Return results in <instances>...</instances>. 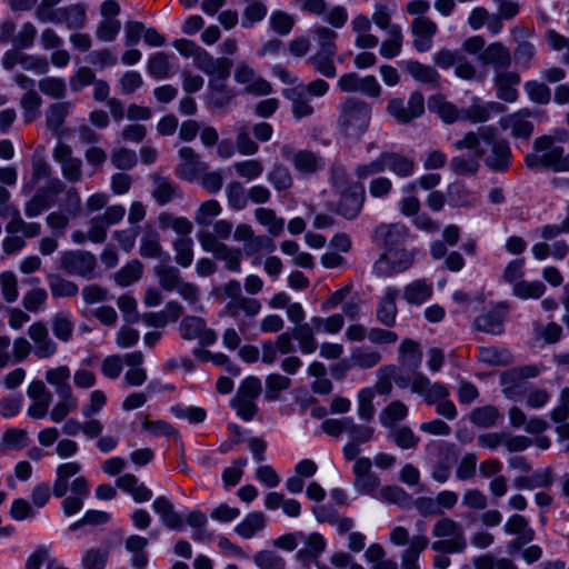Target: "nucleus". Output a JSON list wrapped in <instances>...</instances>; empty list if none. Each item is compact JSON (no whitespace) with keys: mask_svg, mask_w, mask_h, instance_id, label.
I'll return each mask as SVG.
<instances>
[{"mask_svg":"<svg viewBox=\"0 0 569 569\" xmlns=\"http://www.w3.org/2000/svg\"><path fill=\"white\" fill-rule=\"evenodd\" d=\"M408 416V407L399 401L395 400L390 402L380 413L379 419L383 427L391 428L398 421L403 420Z\"/></svg>","mask_w":569,"mask_h":569,"instance_id":"obj_54","label":"nucleus"},{"mask_svg":"<svg viewBox=\"0 0 569 569\" xmlns=\"http://www.w3.org/2000/svg\"><path fill=\"white\" fill-rule=\"evenodd\" d=\"M142 276V264L139 260H131L126 263L113 276L114 281L120 287H128L138 281Z\"/></svg>","mask_w":569,"mask_h":569,"instance_id":"obj_61","label":"nucleus"},{"mask_svg":"<svg viewBox=\"0 0 569 569\" xmlns=\"http://www.w3.org/2000/svg\"><path fill=\"white\" fill-rule=\"evenodd\" d=\"M406 70L417 81L437 84L439 80V73L430 66L422 64L419 61L410 60L406 63Z\"/></svg>","mask_w":569,"mask_h":569,"instance_id":"obj_57","label":"nucleus"},{"mask_svg":"<svg viewBox=\"0 0 569 569\" xmlns=\"http://www.w3.org/2000/svg\"><path fill=\"white\" fill-rule=\"evenodd\" d=\"M108 549H87L81 557V567L83 569H104L108 562Z\"/></svg>","mask_w":569,"mask_h":569,"instance_id":"obj_64","label":"nucleus"},{"mask_svg":"<svg viewBox=\"0 0 569 569\" xmlns=\"http://www.w3.org/2000/svg\"><path fill=\"white\" fill-rule=\"evenodd\" d=\"M193 62L199 70L208 74L210 78L229 77L230 68L232 66L231 60L227 58H213L203 49Z\"/></svg>","mask_w":569,"mask_h":569,"instance_id":"obj_23","label":"nucleus"},{"mask_svg":"<svg viewBox=\"0 0 569 569\" xmlns=\"http://www.w3.org/2000/svg\"><path fill=\"white\" fill-rule=\"evenodd\" d=\"M229 77H212L208 81L206 106L209 110H224L231 106L236 92L229 87Z\"/></svg>","mask_w":569,"mask_h":569,"instance_id":"obj_11","label":"nucleus"},{"mask_svg":"<svg viewBox=\"0 0 569 569\" xmlns=\"http://www.w3.org/2000/svg\"><path fill=\"white\" fill-rule=\"evenodd\" d=\"M59 401L49 412L50 420L54 423L64 421V419L78 408V399L73 395L58 397Z\"/></svg>","mask_w":569,"mask_h":569,"instance_id":"obj_58","label":"nucleus"},{"mask_svg":"<svg viewBox=\"0 0 569 569\" xmlns=\"http://www.w3.org/2000/svg\"><path fill=\"white\" fill-rule=\"evenodd\" d=\"M154 273L158 277L160 287L168 292L177 290L183 281L178 268L172 266H157Z\"/></svg>","mask_w":569,"mask_h":569,"instance_id":"obj_51","label":"nucleus"},{"mask_svg":"<svg viewBox=\"0 0 569 569\" xmlns=\"http://www.w3.org/2000/svg\"><path fill=\"white\" fill-rule=\"evenodd\" d=\"M546 291L543 282L521 280L513 284L512 293L520 299H538Z\"/></svg>","mask_w":569,"mask_h":569,"instance_id":"obj_63","label":"nucleus"},{"mask_svg":"<svg viewBox=\"0 0 569 569\" xmlns=\"http://www.w3.org/2000/svg\"><path fill=\"white\" fill-rule=\"evenodd\" d=\"M261 393V381L254 376L247 377L240 383L231 399V408L243 421H251L258 413L257 399Z\"/></svg>","mask_w":569,"mask_h":569,"instance_id":"obj_5","label":"nucleus"},{"mask_svg":"<svg viewBox=\"0 0 569 569\" xmlns=\"http://www.w3.org/2000/svg\"><path fill=\"white\" fill-rule=\"evenodd\" d=\"M47 281L53 298H71L78 295V284L60 274L50 273Z\"/></svg>","mask_w":569,"mask_h":569,"instance_id":"obj_46","label":"nucleus"},{"mask_svg":"<svg viewBox=\"0 0 569 569\" xmlns=\"http://www.w3.org/2000/svg\"><path fill=\"white\" fill-rule=\"evenodd\" d=\"M46 381L54 388L58 397L73 395L70 385L71 372L68 366L62 365L46 371Z\"/></svg>","mask_w":569,"mask_h":569,"instance_id":"obj_36","label":"nucleus"},{"mask_svg":"<svg viewBox=\"0 0 569 569\" xmlns=\"http://www.w3.org/2000/svg\"><path fill=\"white\" fill-rule=\"evenodd\" d=\"M295 339L298 341L302 355H311L317 351L319 345L316 339V327L310 319L308 322L296 326L292 330Z\"/></svg>","mask_w":569,"mask_h":569,"instance_id":"obj_37","label":"nucleus"},{"mask_svg":"<svg viewBox=\"0 0 569 569\" xmlns=\"http://www.w3.org/2000/svg\"><path fill=\"white\" fill-rule=\"evenodd\" d=\"M388 439L393 441L397 447L403 450L413 449L420 442V437L416 436L412 429L408 426L393 428L389 432Z\"/></svg>","mask_w":569,"mask_h":569,"instance_id":"obj_56","label":"nucleus"},{"mask_svg":"<svg viewBox=\"0 0 569 569\" xmlns=\"http://www.w3.org/2000/svg\"><path fill=\"white\" fill-rule=\"evenodd\" d=\"M122 216H97L90 222L88 238L94 243H101L107 238V230L110 226L120 221Z\"/></svg>","mask_w":569,"mask_h":569,"instance_id":"obj_47","label":"nucleus"},{"mask_svg":"<svg viewBox=\"0 0 569 569\" xmlns=\"http://www.w3.org/2000/svg\"><path fill=\"white\" fill-rule=\"evenodd\" d=\"M261 309L262 305L258 299L244 296L239 300L228 301L222 312L233 318L239 331L244 333L253 325Z\"/></svg>","mask_w":569,"mask_h":569,"instance_id":"obj_7","label":"nucleus"},{"mask_svg":"<svg viewBox=\"0 0 569 569\" xmlns=\"http://www.w3.org/2000/svg\"><path fill=\"white\" fill-rule=\"evenodd\" d=\"M400 291L398 288L389 286L385 288L382 297L379 299L376 318L377 320L387 328H392L396 325L398 308L397 298Z\"/></svg>","mask_w":569,"mask_h":569,"instance_id":"obj_19","label":"nucleus"},{"mask_svg":"<svg viewBox=\"0 0 569 569\" xmlns=\"http://www.w3.org/2000/svg\"><path fill=\"white\" fill-rule=\"evenodd\" d=\"M268 181L277 191L287 190L292 187L293 179L290 170L282 163H274L268 173Z\"/></svg>","mask_w":569,"mask_h":569,"instance_id":"obj_62","label":"nucleus"},{"mask_svg":"<svg viewBox=\"0 0 569 569\" xmlns=\"http://www.w3.org/2000/svg\"><path fill=\"white\" fill-rule=\"evenodd\" d=\"M149 545V540L139 535H131L124 541V548L130 552L131 559L130 565L133 569H146L149 563V555L146 548Z\"/></svg>","mask_w":569,"mask_h":569,"instance_id":"obj_31","label":"nucleus"},{"mask_svg":"<svg viewBox=\"0 0 569 569\" xmlns=\"http://www.w3.org/2000/svg\"><path fill=\"white\" fill-rule=\"evenodd\" d=\"M366 198L365 187L360 182H352L341 192L339 211L357 213L361 210Z\"/></svg>","mask_w":569,"mask_h":569,"instance_id":"obj_26","label":"nucleus"},{"mask_svg":"<svg viewBox=\"0 0 569 569\" xmlns=\"http://www.w3.org/2000/svg\"><path fill=\"white\" fill-rule=\"evenodd\" d=\"M267 527V517L262 511H251L234 527V532L249 540L260 535Z\"/></svg>","mask_w":569,"mask_h":569,"instance_id":"obj_29","label":"nucleus"},{"mask_svg":"<svg viewBox=\"0 0 569 569\" xmlns=\"http://www.w3.org/2000/svg\"><path fill=\"white\" fill-rule=\"evenodd\" d=\"M539 373L536 366L510 368L500 376L502 393L506 398L517 400L526 390V379L535 378Z\"/></svg>","mask_w":569,"mask_h":569,"instance_id":"obj_9","label":"nucleus"},{"mask_svg":"<svg viewBox=\"0 0 569 569\" xmlns=\"http://www.w3.org/2000/svg\"><path fill=\"white\" fill-rule=\"evenodd\" d=\"M433 295V284L431 281L422 278L416 279L403 287V300L413 306H421L431 299Z\"/></svg>","mask_w":569,"mask_h":569,"instance_id":"obj_25","label":"nucleus"},{"mask_svg":"<svg viewBox=\"0 0 569 569\" xmlns=\"http://www.w3.org/2000/svg\"><path fill=\"white\" fill-rule=\"evenodd\" d=\"M117 486L129 493L136 502H147L152 498V491L132 473L120 476Z\"/></svg>","mask_w":569,"mask_h":569,"instance_id":"obj_35","label":"nucleus"},{"mask_svg":"<svg viewBox=\"0 0 569 569\" xmlns=\"http://www.w3.org/2000/svg\"><path fill=\"white\" fill-rule=\"evenodd\" d=\"M429 108L447 123L462 120V109H458L442 97H433L429 102Z\"/></svg>","mask_w":569,"mask_h":569,"instance_id":"obj_50","label":"nucleus"},{"mask_svg":"<svg viewBox=\"0 0 569 569\" xmlns=\"http://www.w3.org/2000/svg\"><path fill=\"white\" fill-rule=\"evenodd\" d=\"M511 150L509 143L505 139L493 142L490 153L487 156L486 164L495 171H505L510 166Z\"/></svg>","mask_w":569,"mask_h":569,"instance_id":"obj_34","label":"nucleus"},{"mask_svg":"<svg viewBox=\"0 0 569 569\" xmlns=\"http://www.w3.org/2000/svg\"><path fill=\"white\" fill-rule=\"evenodd\" d=\"M291 161L296 170L303 173H313L322 167L321 158L310 150L293 153Z\"/></svg>","mask_w":569,"mask_h":569,"instance_id":"obj_52","label":"nucleus"},{"mask_svg":"<svg viewBox=\"0 0 569 569\" xmlns=\"http://www.w3.org/2000/svg\"><path fill=\"white\" fill-rule=\"evenodd\" d=\"M81 470V465L77 461H69L59 465L56 468V479L52 486V495L62 498V510L67 517L78 513L84 505V500L90 495V486L86 477H76L70 483L71 495L66 497L69 489L70 478L77 476Z\"/></svg>","mask_w":569,"mask_h":569,"instance_id":"obj_1","label":"nucleus"},{"mask_svg":"<svg viewBox=\"0 0 569 569\" xmlns=\"http://www.w3.org/2000/svg\"><path fill=\"white\" fill-rule=\"evenodd\" d=\"M64 190V183L60 179H52L49 183L37 190L32 199L27 203V213H40L49 210L56 197Z\"/></svg>","mask_w":569,"mask_h":569,"instance_id":"obj_18","label":"nucleus"},{"mask_svg":"<svg viewBox=\"0 0 569 569\" xmlns=\"http://www.w3.org/2000/svg\"><path fill=\"white\" fill-rule=\"evenodd\" d=\"M535 152L525 158L530 169L551 168L555 171H569V153L560 146H555V138L542 136L533 142Z\"/></svg>","mask_w":569,"mask_h":569,"instance_id":"obj_3","label":"nucleus"},{"mask_svg":"<svg viewBox=\"0 0 569 569\" xmlns=\"http://www.w3.org/2000/svg\"><path fill=\"white\" fill-rule=\"evenodd\" d=\"M178 154L180 163L176 167L174 173L181 180L192 182L208 170V164L200 159V156L191 147L180 148Z\"/></svg>","mask_w":569,"mask_h":569,"instance_id":"obj_14","label":"nucleus"},{"mask_svg":"<svg viewBox=\"0 0 569 569\" xmlns=\"http://www.w3.org/2000/svg\"><path fill=\"white\" fill-rule=\"evenodd\" d=\"M300 542L305 545L297 552V558L300 560L318 558L323 552L327 545L323 536L319 532H312L308 536L305 535V539L300 540Z\"/></svg>","mask_w":569,"mask_h":569,"instance_id":"obj_44","label":"nucleus"},{"mask_svg":"<svg viewBox=\"0 0 569 569\" xmlns=\"http://www.w3.org/2000/svg\"><path fill=\"white\" fill-rule=\"evenodd\" d=\"M52 158L60 163L61 172L64 179L70 182H79L82 179V161L73 157L72 148L59 141L53 149Z\"/></svg>","mask_w":569,"mask_h":569,"instance_id":"obj_15","label":"nucleus"},{"mask_svg":"<svg viewBox=\"0 0 569 569\" xmlns=\"http://www.w3.org/2000/svg\"><path fill=\"white\" fill-rule=\"evenodd\" d=\"M371 106L359 98H347L339 106L337 128L347 139H360L371 121Z\"/></svg>","mask_w":569,"mask_h":569,"instance_id":"obj_2","label":"nucleus"},{"mask_svg":"<svg viewBox=\"0 0 569 569\" xmlns=\"http://www.w3.org/2000/svg\"><path fill=\"white\" fill-rule=\"evenodd\" d=\"M555 481V475L551 468L537 469L530 476H520L515 478L513 487L519 490H533L537 488H550Z\"/></svg>","mask_w":569,"mask_h":569,"instance_id":"obj_28","label":"nucleus"},{"mask_svg":"<svg viewBox=\"0 0 569 569\" xmlns=\"http://www.w3.org/2000/svg\"><path fill=\"white\" fill-rule=\"evenodd\" d=\"M282 94L291 101V112L296 119L311 117L315 113V107L305 93L303 84L286 89Z\"/></svg>","mask_w":569,"mask_h":569,"instance_id":"obj_24","label":"nucleus"},{"mask_svg":"<svg viewBox=\"0 0 569 569\" xmlns=\"http://www.w3.org/2000/svg\"><path fill=\"white\" fill-rule=\"evenodd\" d=\"M74 321L69 311H59L51 319V329L57 339L68 342L73 333Z\"/></svg>","mask_w":569,"mask_h":569,"instance_id":"obj_45","label":"nucleus"},{"mask_svg":"<svg viewBox=\"0 0 569 569\" xmlns=\"http://www.w3.org/2000/svg\"><path fill=\"white\" fill-rule=\"evenodd\" d=\"M387 110L398 122L409 123L425 112L423 96L418 91L412 92L407 103L400 98H393L390 100Z\"/></svg>","mask_w":569,"mask_h":569,"instance_id":"obj_12","label":"nucleus"},{"mask_svg":"<svg viewBox=\"0 0 569 569\" xmlns=\"http://www.w3.org/2000/svg\"><path fill=\"white\" fill-rule=\"evenodd\" d=\"M252 561L258 569H286V559L272 549H262L253 553Z\"/></svg>","mask_w":569,"mask_h":569,"instance_id":"obj_53","label":"nucleus"},{"mask_svg":"<svg viewBox=\"0 0 569 569\" xmlns=\"http://www.w3.org/2000/svg\"><path fill=\"white\" fill-rule=\"evenodd\" d=\"M542 114V111L525 108L500 118L499 126L502 130H510V134L513 138L527 140L533 131V124L529 119L539 118Z\"/></svg>","mask_w":569,"mask_h":569,"instance_id":"obj_10","label":"nucleus"},{"mask_svg":"<svg viewBox=\"0 0 569 569\" xmlns=\"http://www.w3.org/2000/svg\"><path fill=\"white\" fill-rule=\"evenodd\" d=\"M473 326L478 331H482L490 335H500L503 331V320L501 315L496 310L479 315Z\"/></svg>","mask_w":569,"mask_h":569,"instance_id":"obj_49","label":"nucleus"},{"mask_svg":"<svg viewBox=\"0 0 569 569\" xmlns=\"http://www.w3.org/2000/svg\"><path fill=\"white\" fill-rule=\"evenodd\" d=\"M59 23H66L68 29H82L87 22L86 6L70 4L59 8Z\"/></svg>","mask_w":569,"mask_h":569,"instance_id":"obj_41","label":"nucleus"},{"mask_svg":"<svg viewBox=\"0 0 569 569\" xmlns=\"http://www.w3.org/2000/svg\"><path fill=\"white\" fill-rule=\"evenodd\" d=\"M151 178L153 182L152 196L160 204H164L179 196V187L169 177L154 172Z\"/></svg>","mask_w":569,"mask_h":569,"instance_id":"obj_38","label":"nucleus"},{"mask_svg":"<svg viewBox=\"0 0 569 569\" xmlns=\"http://www.w3.org/2000/svg\"><path fill=\"white\" fill-rule=\"evenodd\" d=\"M60 269L69 276L91 280L96 277L97 258L83 250H68L60 253Z\"/></svg>","mask_w":569,"mask_h":569,"instance_id":"obj_6","label":"nucleus"},{"mask_svg":"<svg viewBox=\"0 0 569 569\" xmlns=\"http://www.w3.org/2000/svg\"><path fill=\"white\" fill-rule=\"evenodd\" d=\"M437 24L426 17H417L411 23L415 37L413 47L419 52H426L432 47V38L437 33Z\"/></svg>","mask_w":569,"mask_h":569,"instance_id":"obj_21","label":"nucleus"},{"mask_svg":"<svg viewBox=\"0 0 569 569\" xmlns=\"http://www.w3.org/2000/svg\"><path fill=\"white\" fill-rule=\"evenodd\" d=\"M72 108V103L69 101L52 103L46 114L47 128L52 131L57 137H61V127Z\"/></svg>","mask_w":569,"mask_h":569,"instance_id":"obj_39","label":"nucleus"},{"mask_svg":"<svg viewBox=\"0 0 569 569\" xmlns=\"http://www.w3.org/2000/svg\"><path fill=\"white\" fill-rule=\"evenodd\" d=\"M485 156L483 149H477L476 152H473L470 156H456L450 161V169L461 176H471L475 174L480 164L479 159Z\"/></svg>","mask_w":569,"mask_h":569,"instance_id":"obj_42","label":"nucleus"},{"mask_svg":"<svg viewBox=\"0 0 569 569\" xmlns=\"http://www.w3.org/2000/svg\"><path fill=\"white\" fill-rule=\"evenodd\" d=\"M429 540L425 535H417L411 538L410 545L401 553V569H420L418 559L420 553L428 547Z\"/></svg>","mask_w":569,"mask_h":569,"instance_id":"obj_40","label":"nucleus"},{"mask_svg":"<svg viewBox=\"0 0 569 569\" xmlns=\"http://www.w3.org/2000/svg\"><path fill=\"white\" fill-rule=\"evenodd\" d=\"M382 160H385L386 169L402 179L411 177L416 169L413 159L398 152L385 151Z\"/></svg>","mask_w":569,"mask_h":569,"instance_id":"obj_33","label":"nucleus"},{"mask_svg":"<svg viewBox=\"0 0 569 569\" xmlns=\"http://www.w3.org/2000/svg\"><path fill=\"white\" fill-rule=\"evenodd\" d=\"M197 237L202 249L212 253L214 259L223 261L227 270L236 273L241 272L242 254L239 249L217 241L209 232H198Z\"/></svg>","mask_w":569,"mask_h":569,"instance_id":"obj_8","label":"nucleus"},{"mask_svg":"<svg viewBox=\"0 0 569 569\" xmlns=\"http://www.w3.org/2000/svg\"><path fill=\"white\" fill-rule=\"evenodd\" d=\"M381 353L378 350L359 347L352 350L350 359L352 365L361 369H370L381 361Z\"/></svg>","mask_w":569,"mask_h":569,"instance_id":"obj_59","label":"nucleus"},{"mask_svg":"<svg viewBox=\"0 0 569 569\" xmlns=\"http://www.w3.org/2000/svg\"><path fill=\"white\" fill-rule=\"evenodd\" d=\"M506 535L520 537L525 541L535 539V530L530 527L529 521L521 515L515 513L510 516L503 525Z\"/></svg>","mask_w":569,"mask_h":569,"instance_id":"obj_43","label":"nucleus"},{"mask_svg":"<svg viewBox=\"0 0 569 569\" xmlns=\"http://www.w3.org/2000/svg\"><path fill=\"white\" fill-rule=\"evenodd\" d=\"M506 107L499 102L480 103L475 101L471 106L462 109V120L473 123L485 122L490 119L491 114L505 112Z\"/></svg>","mask_w":569,"mask_h":569,"instance_id":"obj_30","label":"nucleus"},{"mask_svg":"<svg viewBox=\"0 0 569 569\" xmlns=\"http://www.w3.org/2000/svg\"><path fill=\"white\" fill-rule=\"evenodd\" d=\"M497 87V97L506 102H515L518 99L516 86L520 82V76L513 71H499L493 78Z\"/></svg>","mask_w":569,"mask_h":569,"instance_id":"obj_27","label":"nucleus"},{"mask_svg":"<svg viewBox=\"0 0 569 569\" xmlns=\"http://www.w3.org/2000/svg\"><path fill=\"white\" fill-rule=\"evenodd\" d=\"M375 497L383 502L397 505L401 508H410L412 506V497L398 486H385Z\"/></svg>","mask_w":569,"mask_h":569,"instance_id":"obj_48","label":"nucleus"},{"mask_svg":"<svg viewBox=\"0 0 569 569\" xmlns=\"http://www.w3.org/2000/svg\"><path fill=\"white\" fill-rule=\"evenodd\" d=\"M409 237L408 228L401 223L380 224L372 233V241L387 252L401 248Z\"/></svg>","mask_w":569,"mask_h":569,"instance_id":"obj_16","label":"nucleus"},{"mask_svg":"<svg viewBox=\"0 0 569 569\" xmlns=\"http://www.w3.org/2000/svg\"><path fill=\"white\" fill-rule=\"evenodd\" d=\"M152 509L167 528L172 530H180L182 528V518L176 511L169 498L164 496L157 497L152 502Z\"/></svg>","mask_w":569,"mask_h":569,"instance_id":"obj_32","label":"nucleus"},{"mask_svg":"<svg viewBox=\"0 0 569 569\" xmlns=\"http://www.w3.org/2000/svg\"><path fill=\"white\" fill-rule=\"evenodd\" d=\"M432 536L438 538L431 543L432 550L437 552H462L467 546L461 526L448 517L440 518L435 522Z\"/></svg>","mask_w":569,"mask_h":569,"instance_id":"obj_4","label":"nucleus"},{"mask_svg":"<svg viewBox=\"0 0 569 569\" xmlns=\"http://www.w3.org/2000/svg\"><path fill=\"white\" fill-rule=\"evenodd\" d=\"M411 391L423 398L431 406L448 398L449 390L441 382H431L423 373H416L412 378Z\"/></svg>","mask_w":569,"mask_h":569,"instance_id":"obj_17","label":"nucleus"},{"mask_svg":"<svg viewBox=\"0 0 569 569\" xmlns=\"http://www.w3.org/2000/svg\"><path fill=\"white\" fill-rule=\"evenodd\" d=\"M511 53L501 42H493L478 56L483 66H491L496 70H507L511 64Z\"/></svg>","mask_w":569,"mask_h":569,"instance_id":"obj_22","label":"nucleus"},{"mask_svg":"<svg viewBox=\"0 0 569 569\" xmlns=\"http://www.w3.org/2000/svg\"><path fill=\"white\" fill-rule=\"evenodd\" d=\"M500 417V412L495 406H483L472 410L470 420L478 427L490 428L497 425Z\"/></svg>","mask_w":569,"mask_h":569,"instance_id":"obj_60","label":"nucleus"},{"mask_svg":"<svg viewBox=\"0 0 569 569\" xmlns=\"http://www.w3.org/2000/svg\"><path fill=\"white\" fill-rule=\"evenodd\" d=\"M33 342L34 356L39 359L52 357L57 352V343L50 338L47 327L42 322H34L28 329Z\"/></svg>","mask_w":569,"mask_h":569,"instance_id":"obj_20","label":"nucleus"},{"mask_svg":"<svg viewBox=\"0 0 569 569\" xmlns=\"http://www.w3.org/2000/svg\"><path fill=\"white\" fill-rule=\"evenodd\" d=\"M400 361L403 366L409 367L410 369H416L419 367L422 358V352L419 348V345L411 340L405 339L399 346Z\"/></svg>","mask_w":569,"mask_h":569,"instance_id":"obj_55","label":"nucleus"},{"mask_svg":"<svg viewBox=\"0 0 569 569\" xmlns=\"http://www.w3.org/2000/svg\"><path fill=\"white\" fill-rule=\"evenodd\" d=\"M234 81L244 86V92L254 96H266L272 91L271 84L259 77L254 69L244 61H239L233 72Z\"/></svg>","mask_w":569,"mask_h":569,"instance_id":"obj_13","label":"nucleus"}]
</instances>
